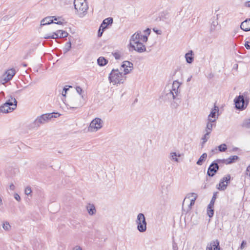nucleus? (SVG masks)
Listing matches in <instances>:
<instances>
[{"instance_id":"774afa93","label":"nucleus","mask_w":250,"mask_h":250,"mask_svg":"<svg viewBox=\"0 0 250 250\" xmlns=\"http://www.w3.org/2000/svg\"><path fill=\"white\" fill-rule=\"evenodd\" d=\"M192 78V76H190L188 79H187V82H188L189 81H190L191 79Z\"/></svg>"},{"instance_id":"58836bf2","label":"nucleus","mask_w":250,"mask_h":250,"mask_svg":"<svg viewBox=\"0 0 250 250\" xmlns=\"http://www.w3.org/2000/svg\"><path fill=\"white\" fill-rule=\"evenodd\" d=\"M177 101H179V103L180 102L179 99L177 100H176V101H174L173 103H172L171 104V106L172 108L176 109L178 107L179 104V103L177 102Z\"/></svg>"},{"instance_id":"f8f14e48","label":"nucleus","mask_w":250,"mask_h":250,"mask_svg":"<svg viewBox=\"0 0 250 250\" xmlns=\"http://www.w3.org/2000/svg\"><path fill=\"white\" fill-rule=\"evenodd\" d=\"M81 97L79 96H74L70 99V104L72 106L70 108H78L82 105V103L81 102Z\"/></svg>"},{"instance_id":"c756f323","label":"nucleus","mask_w":250,"mask_h":250,"mask_svg":"<svg viewBox=\"0 0 250 250\" xmlns=\"http://www.w3.org/2000/svg\"><path fill=\"white\" fill-rule=\"evenodd\" d=\"M214 206H209V205L208 206L207 208V214L209 218L212 217L214 214Z\"/></svg>"},{"instance_id":"0eeeda50","label":"nucleus","mask_w":250,"mask_h":250,"mask_svg":"<svg viewBox=\"0 0 250 250\" xmlns=\"http://www.w3.org/2000/svg\"><path fill=\"white\" fill-rule=\"evenodd\" d=\"M180 84L177 81H174L172 84V88L170 90V92L167 95L168 96H171L174 100H179V98H176L179 93V88Z\"/></svg>"},{"instance_id":"4468645a","label":"nucleus","mask_w":250,"mask_h":250,"mask_svg":"<svg viewBox=\"0 0 250 250\" xmlns=\"http://www.w3.org/2000/svg\"><path fill=\"white\" fill-rule=\"evenodd\" d=\"M17 102L15 98H11L4 104H6L11 111H13L17 107Z\"/></svg>"},{"instance_id":"72a5a7b5","label":"nucleus","mask_w":250,"mask_h":250,"mask_svg":"<svg viewBox=\"0 0 250 250\" xmlns=\"http://www.w3.org/2000/svg\"><path fill=\"white\" fill-rule=\"evenodd\" d=\"M217 194V192H214L213 193V196L212 197V199H211V201L210 202V203L209 204L210 207L214 206L215 201V200L216 199Z\"/></svg>"},{"instance_id":"39448f33","label":"nucleus","mask_w":250,"mask_h":250,"mask_svg":"<svg viewBox=\"0 0 250 250\" xmlns=\"http://www.w3.org/2000/svg\"><path fill=\"white\" fill-rule=\"evenodd\" d=\"M52 114H45L38 117L32 124L33 127H37L42 124H45L53 118Z\"/></svg>"},{"instance_id":"a18cd8bd","label":"nucleus","mask_w":250,"mask_h":250,"mask_svg":"<svg viewBox=\"0 0 250 250\" xmlns=\"http://www.w3.org/2000/svg\"><path fill=\"white\" fill-rule=\"evenodd\" d=\"M246 245H247V242L245 240H243V241H242L239 249H240L241 250H242L243 249H244V248L246 246Z\"/></svg>"},{"instance_id":"e2e57ef3","label":"nucleus","mask_w":250,"mask_h":250,"mask_svg":"<svg viewBox=\"0 0 250 250\" xmlns=\"http://www.w3.org/2000/svg\"><path fill=\"white\" fill-rule=\"evenodd\" d=\"M153 31L155 32L158 34H160L161 33V31L159 30H155L154 28L153 29Z\"/></svg>"},{"instance_id":"c03bdc74","label":"nucleus","mask_w":250,"mask_h":250,"mask_svg":"<svg viewBox=\"0 0 250 250\" xmlns=\"http://www.w3.org/2000/svg\"><path fill=\"white\" fill-rule=\"evenodd\" d=\"M217 24H218L217 21H213L211 24L210 30L211 31L213 30H214L215 29V27H216V25H217Z\"/></svg>"},{"instance_id":"a211bd4d","label":"nucleus","mask_w":250,"mask_h":250,"mask_svg":"<svg viewBox=\"0 0 250 250\" xmlns=\"http://www.w3.org/2000/svg\"><path fill=\"white\" fill-rule=\"evenodd\" d=\"M220 246V242L218 240L212 241L209 244H208L206 250H212V249L215 247Z\"/></svg>"},{"instance_id":"4be33fe9","label":"nucleus","mask_w":250,"mask_h":250,"mask_svg":"<svg viewBox=\"0 0 250 250\" xmlns=\"http://www.w3.org/2000/svg\"><path fill=\"white\" fill-rule=\"evenodd\" d=\"M193 52L192 50L189 51L188 53L185 55V58L186 61L188 63H191L193 61Z\"/></svg>"},{"instance_id":"5701e85b","label":"nucleus","mask_w":250,"mask_h":250,"mask_svg":"<svg viewBox=\"0 0 250 250\" xmlns=\"http://www.w3.org/2000/svg\"><path fill=\"white\" fill-rule=\"evenodd\" d=\"M139 34L140 33L139 32H137L135 33L133 35H132L130 40V42H132V44H134L135 43L140 42Z\"/></svg>"},{"instance_id":"4d7b16f0","label":"nucleus","mask_w":250,"mask_h":250,"mask_svg":"<svg viewBox=\"0 0 250 250\" xmlns=\"http://www.w3.org/2000/svg\"><path fill=\"white\" fill-rule=\"evenodd\" d=\"M244 6L246 7H250V0L245 2L244 3Z\"/></svg>"},{"instance_id":"79ce46f5","label":"nucleus","mask_w":250,"mask_h":250,"mask_svg":"<svg viewBox=\"0 0 250 250\" xmlns=\"http://www.w3.org/2000/svg\"><path fill=\"white\" fill-rule=\"evenodd\" d=\"M104 29H103L102 27H101V26H100V28L98 30V36L99 37H101L102 36L103 32L104 31Z\"/></svg>"},{"instance_id":"e433bc0d","label":"nucleus","mask_w":250,"mask_h":250,"mask_svg":"<svg viewBox=\"0 0 250 250\" xmlns=\"http://www.w3.org/2000/svg\"><path fill=\"white\" fill-rule=\"evenodd\" d=\"M219 150L221 152L225 151L227 149V145L225 144H223L218 146Z\"/></svg>"},{"instance_id":"f257e3e1","label":"nucleus","mask_w":250,"mask_h":250,"mask_svg":"<svg viewBox=\"0 0 250 250\" xmlns=\"http://www.w3.org/2000/svg\"><path fill=\"white\" fill-rule=\"evenodd\" d=\"M250 102V98L247 93L244 92L242 95L237 96L234 100L235 108L239 110H243L246 108Z\"/></svg>"},{"instance_id":"cd10ccee","label":"nucleus","mask_w":250,"mask_h":250,"mask_svg":"<svg viewBox=\"0 0 250 250\" xmlns=\"http://www.w3.org/2000/svg\"><path fill=\"white\" fill-rule=\"evenodd\" d=\"M241 126L244 128H250V118L245 119L241 124Z\"/></svg>"},{"instance_id":"423d86ee","label":"nucleus","mask_w":250,"mask_h":250,"mask_svg":"<svg viewBox=\"0 0 250 250\" xmlns=\"http://www.w3.org/2000/svg\"><path fill=\"white\" fill-rule=\"evenodd\" d=\"M103 121L99 118H96L90 123L88 127V131L90 132L96 131L102 127Z\"/></svg>"},{"instance_id":"7ed1b4c3","label":"nucleus","mask_w":250,"mask_h":250,"mask_svg":"<svg viewBox=\"0 0 250 250\" xmlns=\"http://www.w3.org/2000/svg\"><path fill=\"white\" fill-rule=\"evenodd\" d=\"M74 5L79 17H83L86 14L88 6L86 0H74Z\"/></svg>"},{"instance_id":"69168bd1","label":"nucleus","mask_w":250,"mask_h":250,"mask_svg":"<svg viewBox=\"0 0 250 250\" xmlns=\"http://www.w3.org/2000/svg\"><path fill=\"white\" fill-rule=\"evenodd\" d=\"M211 152L214 154V153H217V148H215L214 149H212L211 150Z\"/></svg>"},{"instance_id":"20e7f679","label":"nucleus","mask_w":250,"mask_h":250,"mask_svg":"<svg viewBox=\"0 0 250 250\" xmlns=\"http://www.w3.org/2000/svg\"><path fill=\"white\" fill-rule=\"evenodd\" d=\"M136 223L137 225V229L140 232H144L146 230V221L144 214L140 213L138 214Z\"/></svg>"},{"instance_id":"f3484780","label":"nucleus","mask_w":250,"mask_h":250,"mask_svg":"<svg viewBox=\"0 0 250 250\" xmlns=\"http://www.w3.org/2000/svg\"><path fill=\"white\" fill-rule=\"evenodd\" d=\"M197 198V197H194L193 199H191L190 201V204L188 205V207L187 209V210H186L185 208H184V204L186 202V199L187 198H185L184 201H183V207H182V209H183V211H185L186 212H188V211L190 210V209H191V207L194 205V203H195V201L196 200Z\"/></svg>"},{"instance_id":"ddd939ff","label":"nucleus","mask_w":250,"mask_h":250,"mask_svg":"<svg viewBox=\"0 0 250 250\" xmlns=\"http://www.w3.org/2000/svg\"><path fill=\"white\" fill-rule=\"evenodd\" d=\"M15 70L13 68L10 69L8 70L7 71H6V76H4V78L3 80V82H2V83L3 84L10 81L13 78V76L15 75Z\"/></svg>"},{"instance_id":"ea45409f","label":"nucleus","mask_w":250,"mask_h":250,"mask_svg":"<svg viewBox=\"0 0 250 250\" xmlns=\"http://www.w3.org/2000/svg\"><path fill=\"white\" fill-rule=\"evenodd\" d=\"M10 228L11 226L9 225V223L6 222L3 224V228L4 229L8 230L10 229Z\"/></svg>"},{"instance_id":"09e8293b","label":"nucleus","mask_w":250,"mask_h":250,"mask_svg":"<svg viewBox=\"0 0 250 250\" xmlns=\"http://www.w3.org/2000/svg\"><path fill=\"white\" fill-rule=\"evenodd\" d=\"M148 40V37L147 35H142V38H141V41L143 42H146Z\"/></svg>"},{"instance_id":"f704fd0d","label":"nucleus","mask_w":250,"mask_h":250,"mask_svg":"<svg viewBox=\"0 0 250 250\" xmlns=\"http://www.w3.org/2000/svg\"><path fill=\"white\" fill-rule=\"evenodd\" d=\"M209 134H210V133L206 132L205 134L203 136V137L202 138V140H203V142H202L203 145L204 144H205L208 141V140L209 139Z\"/></svg>"},{"instance_id":"8fccbe9b","label":"nucleus","mask_w":250,"mask_h":250,"mask_svg":"<svg viewBox=\"0 0 250 250\" xmlns=\"http://www.w3.org/2000/svg\"><path fill=\"white\" fill-rule=\"evenodd\" d=\"M14 198L15 199L18 201H20L21 200V197L20 196L18 195V193H15L14 194Z\"/></svg>"},{"instance_id":"864d4df0","label":"nucleus","mask_w":250,"mask_h":250,"mask_svg":"<svg viewBox=\"0 0 250 250\" xmlns=\"http://www.w3.org/2000/svg\"><path fill=\"white\" fill-rule=\"evenodd\" d=\"M51 114H52L53 118H57L58 117H59L60 114L58 112H53Z\"/></svg>"},{"instance_id":"bb28decb","label":"nucleus","mask_w":250,"mask_h":250,"mask_svg":"<svg viewBox=\"0 0 250 250\" xmlns=\"http://www.w3.org/2000/svg\"><path fill=\"white\" fill-rule=\"evenodd\" d=\"M207 157V154L206 153H203L199 158L196 164L198 165L201 166L203 165V163L205 161Z\"/></svg>"},{"instance_id":"7c9ffc66","label":"nucleus","mask_w":250,"mask_h":250,"mask_svg":"<svg viewBox=\"0 0 250 250\" xmlns=\"http://www.w3.org/2000/svg\"><path fill=\"white\" fill-rule=\"evenodd\" d=\"M176 157H181V154H177L176 152L170 153V159L175 162H178L179 160L176 158Z\"/></svg>"},{"instance_id":"412c9836","label":"nucleus","mask_w":250,"mask_h":250,"mask_svg":"<svg viewBox=\"0 0 250 250\" xmlns=\"http://www.w3.org/2000/svg\"><path fill=\"white\" fill-rule=\"evenodd\" d=\"M54 34L56 35L55 39L58 38H65L68 36V34L66 31L59 30L56 32H54Z\"/></svg>"},{"instance_id":"bf43d9fd","label":"nucleus","mask_w":250,"mask_h":250,"mask_svg":"<svg viewBox=\"0 0 250 250\" xmlns=\"http://www.w3.org/2000/svg\"><path fill=\"white\" fill-rule=\"evenodd\" d=\"M73 250H82V249L80 246H76L73 248Z\"/></svg>"},{"instance_id":"49530a36","label":"nucleus","mask_w":250,"mask_h":250,"mask_svg":"<svg viewBox=\"0 0 250 250\" xmlns=\"http://www.w3.org/2000/svg\"><path fill=\"white\" fill-rule=\"evenodd\" d=\"M112 54L116 60H119L121 58V55L119 52H114Z\"/></svg>"},{"instance_id":"9b49d317","label":"nucleus","mask_w":250,"mask_h":250,"mask_svg":"<svg viewBox=\"0 0 250 250\" xmlns=\"http://www.w3.org/2000/svg\"><path fill=\"white\" fill-rule=\"evenodd\" d=\"M130 46L133 50L139 53H142L146 51L145 45L140 42L134 44H132V42H130Z\"/></svg>"},{"instance_id":"680f3d73","label":"nucleus","mask_w":250,"mask_h":250,"mask_svg":"<svg viewBox=\"0 0 250 250\" xmlns=\"http://www.w3.org/2000/svg\"><path fill=\"white\" fill-rule=\"evenodd\" d=\"M168 192V190H167V188H166V189L165 190V191H163V190H162V194H164V193H165V194H166V195H167V193Z\"/></svg>"},{"instance_id":"de8ad7c7","label":"nucleus","mask_w":250,"mask_h":250,"mask_svg":"<svg viewBox=\"0 0 250 250\" xmlns=\"http://www.w3.org/2000/svg\"><path fill=\"white\" fill-rule=\"evenodd\" d=\"M245 174L246 176L250 177V165L247 167Z\"/></svg>"},{"instance_id":"4c0bfd02","label":"nucleus","mask_w":250,"mask_h":250,"mask_svg":"<svg viewBox=\"0 0 250 250\" xmlns=\"http://www.w3.org/2000/svg\"><path fill=\"white\" fill-rule=\"evenodd\" d=\"M76 90L77 93L80 95V97L82 98H83V90L80 86H77L76 88Z\"/></svg>"},{"instance_id":"2f4dec72","label":"nucleus","mask_w":250,"mask_h":250,"mask_svg":"<svg viewBox=\"0 0 250 250\" xmlns=\"http://www.w3.org/2000/svg\"><path fill=\"white\" fill-rule=\"evenodd\" d=\"M230 175H228L227 176L223 177L221 180V184L223 183V182H226L227 185L230 182Z\"/></svg>"},{"instance_id":"0e129e2a","label":"nucleus","mask_w":250,"mask_h":250,"mask_svg":"<svg viewBox=\"0 0 250 250\" xmlns=\"http://www.w3.org/2000/svg\"><path fill=\"white\" fill-rule=\"evenodd\" d=\"M212 250H221V248L220 246L214 247Z\"/></svg>"},{"instance_id":"13d9d810","label":"nucleus","mask_w":250,"mask_h":250,"mask_svg":"<svg viewBox=\"0 0 250 250\" xmlns=\"http://www.w3.org/2000/svg\"><path fill=\"white\" fill-rule=\"evenodd\" d=\"M67 86H65V87H64L63 88V91H63V92H65V94H66V92H67V91L69 90V87H72V86H69V87H68V88H67V87H66Z\"/></svg>"},{"instance_id":"6e6552de","label":"nucleus","mask_w":250,"mask_h":250,"mask_svg":"<svg viewBox=\"0 0 250 250\" xmlns=\"http://www.w3.org/2000/svg\"><path fill=\"white\" fill-rule=\"evenodd\" d=\"M61 19V17L57 18L55 16L47 17L43 19L41 21V26L50 24L51 23H56L57 24H62L63 22L61 21H58L57 22H54V21H58V19Z\"/></svg>"},{"instance_id":"1a4fd4ad","label":"nucleus","mask_w":250,"mask_h":250,"mask_svg":"<svg viewBox=\"0 0 250 250\" xmlns=\"http://www.w3.org/2000/svg\"><path fill=\"white\" fill-rule=\"evenodd\" d=\"M219 170V165L214 161L209 166L207 175L209 177L214 176Z\"/></svg>"},{"instance_id":"3c124183","label":"nucleus","mask_w":250,"mask_h":250,"mask_svg":"<svg viewBox=\"0 0 250 250\" xmlns=\"http://www.w3.org/2000/svg\"><path fill=\"white\" fill-rule=\"evenodd\" d=\"M172 247L173 250H178V247L177 244L173 242L172 244Z\"/></svg>"},{"instance_id":"37998d69","label":"nucleus","mask_w":250,"mask_h":250,"mask_svg":"<svg viewBox=\"0 0 250 250\" xmlns=\"http://www.w3.org/2000/svg\"><path fill=\"white\" fill-rule=\"evenodd\" d=\"M215 161L217 163L218 165L220 163H225L227 165V159H216L215 160Z\"/></svg>"},{"instance_id":"a878e982","label":"nucleus","mask_w":250,"mask_h":250,"mask_svg":"<svg viewBox=\"0 0 250 250\" xmlns=\"http://www.w3.org/2000/svg\"><path fill=\"white\" fill-rule=\"evenodd\" d=\"M107 62L108 61L103 57H100L97 59V63L101 66H104Z\"/></svg>"},{"instance_id":"c9c22d12","label":"nucleus","mask_w":250,"mask_h":250,"mask_svg":"<svg viewBox=\"0 0 250 250\" xmlns=\"http://www.w3.org/2000/svg\"><path fill=\"white\" fill-rule=\"evenodd\" d=\"M71 48V43L70 40H69V42H66V43L65 44V46L64 48L65 53H66L67 52L69 51L70 50Z\"/></svg>"},{"instance_id":"a19ab883","label":"nucleus","mask_w":250,"mask_h":250,"mask_svg":"<svg viewBox=\"0 0 250 250\" xmlns=\"http://www.w3.org/2000/svg\"><path fill=\"white\" fill-rule=\"evenodd\" d=\"M25 194L27 195H30L32 192L31 188L30 187H27L25 189Z\"/></svg>"},{"instance_id":"9d476101","label":"nucleus","mask_w":250,"mask_h":250,"mask_svg":"<svg viewBox=\"0 0 250 250\" xmlns=\"http://www.w3.org/2000/svg\"><path fill=\"white\" fill-rule=\"evenodd\" d=\"M121 67L124 68V74L126 76V74L130 73L133 68V63L128 61L123 62Z\"/></svg>"},{"instance_id":"f03ea898","label":"nucleus","mask_w":250,"mask_h":250,"mask_svg":"<svg viewBox=\"0 0 250 250\" xmlns=\"http://www.w3.org/2000/svg\"><path fill=\"white\" fill-rule=\"evenodd\" d=\"M126 78V76L118 69H113L109 74L108 79L110 83L121 84L124 83Z\"/></svg>"},{"instance_id":"2eb2a0df","label":"nucleus","mask_w":250,"mask_h":250,"mask_svg":"<svg viewBox=\"0 0 250 250\" xmlns=\"http://www.w3.org/2000/svg\"><path fill=\"white\" fill-rule=\"evenodd\" d=\"M216 122V119H208V123L207 124L205 131L211 133L212 127L213 126H215V124H213L214 123Z\"/></svg>"},{"instance_id":"052dcab7","label":"nucleus","mask_w":250,"mask_h":250,"mask_svg":"<svg viewBox=\"0 0 250 250\" xmlns=\"http://www.w3.org/2000/svg\"><path fill=\"white\" fill-rule=\"evenodd\" d=\"M9 188L11 190H13L15 189V186L13 184H11L9 186Z\"/></svg>"},{"instance_id":"6ab92c4d","label":"nucleus","mask_w":250,"mask_h":250,"mask_svg":"<svg viewBox=\"0 0 250 250\" xmlns=\"http://www.w3.org/2000/svg\"><path fill=\"white\" fill-rule=\"evenodd\" d=\"M219 112V108L216 105H214V108H212L211 110L210 114L208 116V119H211L214 118V119H216V118H218V115L216 117V114L218 113Z\"/></svg>"},{"instance_id":"473e14b6","label":"nucleus","mask_w":250,"mask_h":250,"mask_svg":"<svg viewBox=\"0 0 250 250\" xmlns=\"http://www.w3.org/2000/svg\"><path fill=\"white\" fill-rule=\"evenodd\" d=\"M218 186V187H217V188L220 190H225L227 187V185L225 184V182L221 184L220 182Z\"/></svg>"},{"instance_id":"603ef678","label":"nucleus","mask_w":250,"mask_h":250,"mask_svg":"<svg viewBox=\"0 0 250 250\" xmlns=\"http://www.w3.org/2000/svg\"><path fill=\"white\" fill-rule=\"evenodd\" d=\"M245 47L247 49H250V45H249V42L248 41H246L244 44Z\"/></svg>"},{"instance_id":"393cba45","label":"nucleus","mask_w":250,"mask_h":250,"mask_svg":"<svg viewBox=\"0 0 250 250\" xmlns=\"http://www.w3.org/2000/svg\"><path fill=\"white\" fill-rule=\"evenodd\" d=\"M239 157L236 155L231 156L229 158L227 159V165H229L235 163L238 160H239Z\"/></svg>"},{"instance_id":"6e6d98bb","label":"nucleus","mask_w":250,"mask_h":250,"mask_svg":"<svg viewBox=\"0 0 250 250\" xmlns=\"http://www.w3.org/2000/svg\"><path fill=\"white\" fill-rule=\"evenodd\" d=\"M145 32L146 33V34H147V36H149L151 33V30L149 28H147L145 30Z\"/></svg>"},{"instance_id":"b1692460","label":"nucleus","mask_w":250,"mask_h":250,"mask_svg":"<svg viewBox=\"0 0 250 250\" xmlns=\"http://www.w3.org/2000/svg\"><path fill=\"white\" fill-rule=\"evenodd\" d=\"M87 210L88 213L91 215H92L96 213L95 207L93 204H89L87 206Z\"/></svg>"},{"instance_id":"5fc2aeb1","label":"nucleus","mask_w":250,"mask_h":250,"mask_svg":"<svg viewBox=\"0 0 250 250\" xmlns=\"http://www.w3.org/2000/svg\"><path fill=\"white\" fill-rule=\"evenodd\" d=\"M44 38L46 39H55V37H54V35H51V36L46 35V36L44 37Z\"/></svg>"},{"instance_id":"dca6fc26","label":"nucleus","mask_w":250,"mask_h":250,"mask_svg":"<svg viewBox=\"0 0 250 250\" xmlns=\"http://www.w3.org/2000/svg\"><path fill=\"white\" fill-rule=\"evenodd\" d=\"M240 28L244 31H250V19H247L240 25Z\"/></svg>"},{"instance_id":"338daca9","label":"nucleus","mask_w":250,"mask_h":250,"mask_svg":"<svg viewBox=\"0 0 250 250\" xmlns=\"http://www.w3.org/2000/svg\"><path fill=\"white\" fill-rule=\"evenodd\" d=\"M209 79H211L213 77V75L212 74H210L209 75H208V77Z\"/></svg>"},{"instance_id":"c85d7f7f","label":"nucleus","mask_w":250,"mask_h":250,"mask_svg":"<svg viewBox=\"0 0 250 250\" xmlns=\"http://www.w3.org/2000/svg\"><path fill=\"white\" fill-rule=\"evenodd\" d=\"M12 111H11L10 109L8 108V106L6 105L3 104L2 105L0 106V112H2L4 113H7L8 112H12Z\"/></svg>"},{"instance_id":"aec40b11","label":"nucleus","mask_w":250,"mask_h":250,"mask_svg":"<svg viewBox=\"0 0 250 250\" xmlns=\"http://www.w3.org/2000/svg\"><path fill=\"white\" fill-rule=\"evenodd\" d=\"M113 21L112 18H108L104 19L100 25L101 27L105 29L108 25H110L113 23Z\"/></svg>"}]
</instances>
